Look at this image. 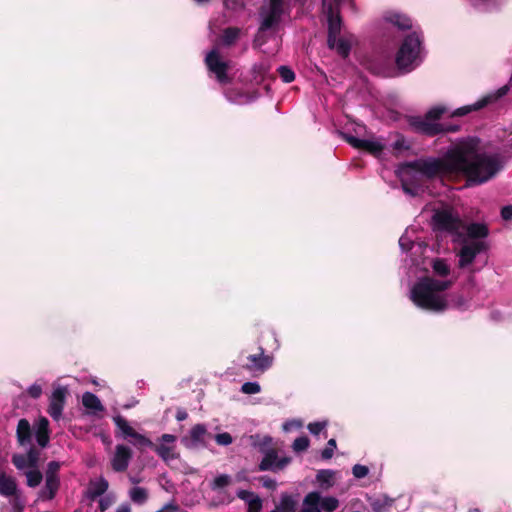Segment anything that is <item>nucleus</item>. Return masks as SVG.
Segmentation results:
<instances>
[{"label": "nucleus", "instance_id": "nucleus-2", "mask_svg": "<svg viewBox=\"0 0 512 512\" xmlns=\"http://www.w3.org/2000/svg\"><path fill=\"white\" fill-rule=\"evenodd\" d=\"M455 279H435L426 276L419 279L410 291V299L419 308L443 312L447 309H464L466 301L460 294L448 293Z\"/></svg>", "mask_w": 512, "mask_h": 512}, {"label": "nucleus", "instance_id": "nucleus-1", "mask_svg": "<svg viewBox=\"0 0 512 512\" xmlns=\"http://www.w3.org/2000/svg\"><path fill=\"white\" fill-rule=\"evenodd\" d=\"M502 168L498 155L480 153L479 141L474 138L453 144L442 158H421L402 164L397 175L407 194L415 193L408 187L410 181L423 176L427 178L449 174H464L473 184H482L493 178Z\"/></svg>", "mask_w": 512, "mask_h": 512}, {"label": "nucleus", "instance_id": "nucleus-54", "mask_svg": "<svg viewBox=\"0 0 512 512\" xmlns=\"http://www.w3.org/2000/svg\"><path fill=\"white\" fill-rule=\"evenodd\" d=\"M261 480H262V484L264 487H266L268 489H272V490H274L276 488L275 480L268 478V477H262Z\"/></svg>", "mask_w": 512, "mask_h": 512}, {"label": "nucleus", "instance_id": "nucleus-64", "mask_svg": "<svg viewBox=\"0 0 512 512\" xmlns=\"http://www.w3.org/2000/svg\"><path fill=\"white\" fill-rule=\"evenodd\" d=\"M16 512H22V505L16 508Z\"/></svg>", "mask_w": 512, "mask_h": 512}, {"label": "nucleus", "instance_id": "nucleus-5", "mask_svg": "<svg viewBox=\"0 0 512 512\" xmlns=\"http://www.w3.org/2000/svg\"><path fill=\"white\" fill-rule=\"evenodd\" d=\"M446 112V108L442 106H436L431 108L424 117H411L409 119V125L419 133H423L429 136H434L440 132L445 131L437 120L441 115Z\"/></svg>", "mask_w": 512, "mask_h": 512}, {"label": "nucleus", "instance_id": "nucleus-32", "mask_svg": "<svg viewBox=\"0 0 512 512\" xmlns=\"http://www.w3.org/2000/svg\"><path fill=\"white\" fill-rule=\"evenodd\" d=\"M129 498L135 504L142 505L148 499V492L143 487L135 486L129 490Z\"/></svg>", "mask_w": 512, "mask_h": 512}, {"label": "nucleus", "instance_id": "nucleus-56", "mask_svg": "<svg viewBox=\"0 0 512 512\" xmlns=\"http://www.w3.org/2000/svg\"><path fill=\"white\" fill-rule=\"evenodd\" d=\"M116 512H131V507L128 503H122L117 507Z\"/></svg>", "mask_w": 512, "mask_h": 512}, {"label": "nucleus", "instance_id": "nucleus-35", "mask_svg": "<svg viewBox=\"0 0 512 512\" xmlns=\"http://www.w3.org/2000/svg\"><path fill=\"white\" fill-rule=\"evenodd\" d=\"M432 269L439 277H447L450 274V266L444 259H434Z\"/></svg>", "mask_w": 512, "mask_h": 512}, {"label": "nucleus", "instance_id": "nucleus-12", "mask_svg": "<svg viewBox=\"0 0 512 512\" xmlns=\"http://www.w3.org/2000/svg\"><path fill=\"white\" fill-rule=\"evenodd\" d=\"M131 458L132 450L128 446L124 444L116 445L114 454L111 458V466L113 470L116 472L125 471L129 466Z\"/></svg>", "mask_w": 512, "mask_h": 512}, {"label": "nucleus", "instance_id": "nucleus-34", "mask_svg": "<svg viewBox=\"0 0 512 512\" xmlns=\"http://www.w3.org/2000/svg\"><path fill=\"white\" fill-rule=\"evenodd\" d=\"M25 476L27 485L32 488L37 487L43 479L42 473L38 468H30L25 472Z\"/></svg>", "mask_w": 512, "mask_h": 512}, {"label": "nucleus", "instance_id": "nucleus-42", "mask_svg": "<svg viewBox=\"0 0 512 512\" xmlns=\"http://www.w3.org/2000/svg\"><path fill=\"white\" fill-rule=\"evenodd\" d=\"M308 446L309 439L305 436L296 438L292 445L293 450L296 452L304 451L308 448Z\"/></svg>", "mask_w": 512, "mask_h": 512}, {"label": "nucleus", "instance_id": "nucleus-59", "mask_svg": "<svg viewBox=\"0 0 512 512\" xmlns=\"http://www.w3.org/2000/svg\"><path fill=\"white\" fill-rule=\"evenodd\" d=\"M109 506V501L105 500V499H101L100 500V510L101 511H105Z\"/></svg>", "mask_w": 512, "mask_h": 512}, {"label": "nucleus", "instance_id": "nucleus-27", "mask_svg": "<svg viewBox=\"0 0 512 512\" xmlns=\"http://www.w3.org/2000/svg\"><path fill=\"white\" fill-rule=\"evenodd\" d=\"M463 231H466L468 237L472 239L485 238L488 235L486 225L481 223H472L467 227H464Z\"/></svg>", "mask_w": 512, "mask_h": 512}, {"label": "nucleus", "instance_id": "nucleus-41", "mask_svg": "<svg viewBox=\"0 0 512 512\" xmlns=\"http://www.w3.org/2000/svg\"><path fill=\"white\" fill-rule=\"evenodd\" d=\"M278 71H279L280 77L282 78V80L285 83H290L295 79L294 72L286 66H280Z\"/></svg>", "mask_w": 512, "mask_h": 512}, {"label": "nucleus", "instance_id": "nucleus-4", "mask_svg": "<svg viewBox=\"0 0 512 512\" xmlns=\"http://www.w3.org/2000/svg\"><path fill=\"white\" fill-rule=\"evenodd\" d=\"M434 229L445 231L460 238L463 233L464 224L459 215L452 208L446 207L434 212L432 217Z\"/></svg>", "mask_w": 512, "mask_h": 512}, {"label": "nucleus", "instance_id": "nucleus-60", "mask_svg": "<svg viewBox=\"0 0 512 512\" xmlns=\"http://www.w3.org/2000/svg\"><path fill=\"white\" fill-rule=\"evenodd\" d=\"M351 0H335L334 9H338L339 6L344 5L345 3H350Z\"/></svg>", "mask_w": 512, "mask_h": 512}, {"label": "nucleus", "instance_id": "nucleus-55", "mask_svg": "<svg viewBox=\"0 0 512 512\" xmlns=\"http://www.w3.org/2000/svg\"><path fill=\"white\" fill-rule=\"evenodd\" d=\"M262 508L261 500L254 502L253 504L248 505V512H260Z\"/></svg>", "mask_w": 512, "mask_h": 512}, {"label": "nucleus", "instance_id": "nucleus-63", "mask_svg": "<svg viewBox=\"0 0 512 512\" xmlns=\"http://www.w3.org/2000/svg\"><path fill=\"white\" fill-rule=\"evenodd\" d=\"M401 146H402V144L400 143V141H397V142L395 143V147H396V148H399V147H401Z\"/></svg>", "mask_w": 512, "mask_h": 512}, {"label": "nucleus", "instance_id": "nucleus-24", "mask_svg": "<svg viewBox=\"0 0 512 512\" xmlns=\"http://www.w3.org/2000/svg\"><path fill=\"white\" fill-rule=\"evenodd\" d=\"M127 441H129L130 444H132L137 450L140 451L145 448L154 447L153 442L147 436L137 432L136 430Z\"/></svg>", "mask_w": 512, "mask_h": 512}, {"label": "nucleus", "instance_id": "nucleus-44", "mask_svg": "<svg viewBox=\"0 0 512 512\" xmlns=\"http://www.w3.org/2000/svg\"><path fill=\"white\" fill-rule=\"evenodd\" d=\"M261 390L260 385L257 382H246L242 385L241 391L245 394H256Z\"/></svg>", "mask_w": 512, "mask_h": 512}, {"label": "nucleus", "instance_id": "nucleus-38", "mask_svg": "<svg viewBox=\"0 0 512 512\" xmlns=\"http://www.w3.org/2000/svg\"><path fill=\"white\" fill-rule=\"evenodd\" d=\"M12 462L18 470H29L30 465L27 461V456L15 454L12 457Z\"/></svg>", "mask_w": 512, "mask_h": 512}, {"label": "nucleus", "instance_id": "nucleus-48", "mask_svg": "<svg viewBox=\"0 0 512 512\" xmlns=\"http://www.w3.org/2000/svg\"><path fill=\"white\" fill-rule=\"evenodd\" d=\"M302 422L300 420H297V419H292V420H289V421H286L282 428L285 432H291L293 430H297V429H300L302 427Z\"/></svg>", "mask_w": 512, "mask_h": 512}, {"label": "nucleus", "instance_id": "nucleus-51", "mask_svg": "<svg viewBox=\"0 0 512 512\" xmlns=\"http://www.w3.org/2000/svg\"><path fill=\"white\" fill-rule=\"evenodd\" d=\"M412 241L408 238L406 234L402 235L399 239V245L402 250L408 251L412 247Z\"/></svg>", "mask_w": 512, "mask_h": 512}, {"label": "nucleus", "instance_id": "nucleus-30", "mask_svg": "<svg viewBox=\"0 0 512 512\" xmlns=\"http://www.w3.org/2000/svg\"><path fill=\"white\" fill-rule=\"evenodd\" d=\"M335 472L332 470H320L316 475V480L320 487L328 489L334 485Z\"/></svg>", "mask_w": 512, "mask_h": 512}, {"label": "nucleus", "instance_id": "nucleus-6", "mask_svg": "<svg viewBox=\"0 0 512 512\" xmlns=\"http://www.w3.org/2000/svg\"><path fill=\"white\" fill-rule=\"evenodd\" d=\"M338 506L337 498L332 496L321 497L319 492L313 491L304 497L300 512H333Z\"/></svg>", "mask_w": 512, "mask_h": 512}, {"label": "nucleus", "instance_id": "nucleus-7", "mask_svg": "<svg viewBox=\"0 0 512 512\" xmlns=\"http://www.w3.org/2000/svg\"><path fill=\"white\" fill-rule=\"evenodd\" d=\"M205 63L208 70L215 74L219 83L225 84L229 82V77L227 75L229 62L221 58L217 48H214L207 53Z\"/></svg>", "mask_w": 512, "mask_h": 512}, {"label": "nucleus", "instance_id": "nucleus-52", "mask_svg": "<svg viewBox=\"0 0 512 512\" xmlns=\"http://www.w3.org/2000/svg\"><path fill=\"white\" fill-rule=\"evenodd\" d=\"M28 393L31 397L33 398H39L42 394V388L39 384H32L29 388H28Z\"/></svg>", "mask_w": 512, "mask_h": 512}, {"label": "nucleus", "instance_id": "nucleus-19", "mask_svg": "<svg viewBox=\"0 0 512 512\" xmlns=\"http://www.w3.org/2000/svg\"><path fill=\"white\" fill-rule=\"evenodd\" d=\"M59 484V478L45 477V485L40 490L38 498L41 500H52L58 491Z\"/></svg>", "mask_w": 512, "mask_h": 512}, {"label": "nucleus", "instance_id": "nucleus-20", "mask_svg": "<svg viewBox=\"0 0 512 512\" xmlns=\"http://www.w3.org/2000/svg\"><path fill=\"white\" fill-rule=\"evenodd\" d=\"M82 404L87 409L89 414H97L98 412L104 411L100 399L91 392H85L82 396Z\"/></svg>", "mask_w": 512, "mask_h": 512}, {"label": "nucleus", "instance_id": "nucleus-47", "mask_svg": "<svg viewBox=\"0 0 512 512\" xmlns=\"http://www.w3.org/2000/svg\"><path fill=\"white\" fill-rule=\"evenodd\" d=\"M215 441L218 445L228 446L233 442V439L229 433L223 432V433H219L215 436Z\"/></svg>", "mask_w": 512, "mask_h": 512}, {"label": "nucleus", "instance_id": "nucleus-46", "mask_svg": "<svg viewBox=\"0 0 512 512\" xmlns=\"http://www.w3.org/2000/svg\"><path fill=\"white\" fill-rule=\"evenodd\" d=\"M336 449V440L330 439L326 448L322 451L321 456L323 459H331Z\"/></svg>", "mask_w": 512, "mask_h": 512}, {"label": "nucleus", "instance_id": "nucleus-25", "mask_svg": "<svg viewBox=\"0 0 512 512\" xmlns=\"http://www.w3.org/2000/svg\"><path fill=\"white\" fill-rule=\"evenodd\" d=\"M386 21L391 23L392 25L398 27L399 29H408L411 27V20L400 13L391 12L385 16Z\"/></svg>", "mask_w": 512, "mask_h": 512}, {"label": "nucleus", "instance_id": "nucleus-29", "mask_svg": "<svg viewBox=\"0 0 512 512\" xmlns=\"http://www.w3.org/2000/svg\"><path fill=\"white\" fill-rule=\"evenodd\" d=\"M207 434L206 427L202 424H197L190 430V442L193 446H198L204 443Z\"/></svg>", "mask_w": 512, "mask_h": 512}, {"label": "nucleus", "instance_id": "nucleus-3", "mask_svg": "<svg viewBox=\"0 0 512 512\" xmlns=\"http://www.w3.org/2000/svg\"><path fill=\"white\" fill-rule=\"evenodd\" d=\"M421 41L417 34L408 35L399 48L396 64L405 72L413 70L421 62Z\"/></svg>", "mask_w": 512, "mask_h": 512}, {"label": "nucleus", "instance_id": "nucleus-50", "mask_svg": "<svg viewBox=\"0 0 512 512\" xmlns=\"http://www.w3.org/2000/svg\"><path fill=\"white\" fill-rule=\"evenodd\" d=\"M60 469L59 462L52 461L48 464L47 470H46V477L52 476V478H59L58 477V471Z\"/></svg>", "mask_w": 512, "mask_h": 512}, {"label": "nucleus", "instance_id": "nucleus-53", "mask_svg": "<svg viewBox=\"0 0 512 512\" xmlns=\"http://www.w3.org/2000/svg\"><path fill=\"white\" fill-rule=\"evenodd\" d=\"M501 216L504 220L512 219V206L508 205L502 208Z\"/></svg>", "mask_w": 512, "mask_h": 512}, {"label": "nucleus", "instance_id": "nucleus-62", "mask_svg": "<svg viewBox=\"0 0 512 512\" xmlns=\"http://www.w3.org/2000/svg\"><path fill=\"white\" fill-rule=\"evenodd\" d=\"M271 512H283V511H281V509H280L279 507H277V506H276V507H275V509H274V510H272Z\"/></svg>", "mask_w": 512, "mask_h": 512}, {"label": "nucleus", "instance_id": "nucleus-17", "mask_svg": "<svg viewBox=\"0 0 512 512\" xmlns=\"http://www.w3.org/2000/svg\"><path fill=\"white\" fill-rule=\"evenodd\" d=\"M249 363L245 368L251 372H264L272 365V357L264 355L263 350L258 355H249Z\"/></svg>", "mask_w": 512, "mask_h": 512}, {"label": "nucleus", "instance_id": "nucleus-49", "mask_svg": "<svg viewBox=\"0 0 512 512\" xmlns=\"http://www.w3.org/2000/svg\"><path fill=\"white\" fill-rule=\"evenodd\" d=\"M326 426V421L314 422L308 425V430L310 431L311 434L318 435L323 429L326 428Z\"/></svg>", "mask_w": 512, "mask_h": 512}, {"label": "nucleus", "instance_id": "nucleus-58", "mask_svg": "<svg viewBox=\"0 0 512 512\" xmlns=\"http://www.w3.org/2000/svg\"><path fill=\"white\" fill-rule=\"evenodd\" d=\"M176 418L178 421H183L187 418V413L185 411H178Z\"/></svg>", "mask_w": 512, "mask_h": 512}, {"label": "nucleus", "instance_id": "nucleus-43", "mask_svg": "<svg viewBox=\"0 0 512 512\" xmlns=\"http://www.w3.org/2000/svg\"><path fill=\"white\" fill-rule=\"evenodd\" d=\"M353 476L357 479H362L369 474V468L365 465L356 464L352 468Z\"/></svg>", "mask_w": 512, "mask_h": 512}, {"label": "nucleus", "instance_id": "nucleus-18", "mask_svg": "<svg viewBox=\"0 0 512 512\" xmlns=\"http://www.w3.org/2000/svg\"><path fill=\"white\" fill-rule=\"evenodd\" d=\"M113 422L116 426L115 436L118 439L128 440L135 432V429L130 425V423L120 415L114 416Z\"/></svg>", "mask_w": 512, "mask_h": 512}, {"label": "nucleus", "instance_id": "nucleus-11", "mask_svg": "<svg viewBox=\"0 0 512 512\" xmlns=\"http://www.w3.org/2000/svg\"><path fill=\"white\" fill-rule=\"evenodd\" d=\"M508 90H509V87L507 85H505V86L499 88L496 93L484 96L482 99L478 100L474 104L466 105V106L456 109L452 115L453 116H464L472 111H477V110L485 107L487 104H489L493 101H496L499 98L506 95Z\"/></svg>", "mask_w": 512, "mask_h": 512}, {"label": "nucleus", "instance_id": "nucleus-10", "mask_svg": "<svg viewBox=\"0 0 512 512\" xmlns=\"http://www.w3.org/2000/svg\"><path fill=\"white\" fill-rule=\"evenodd\" d=\"M486 249V245L483 241L472 240L466 242L460 249L459 256V267L465 268L470 265L475 257Z\"/></svg>", "mask_w": 512, "mask_h": 512}, {"label": "nucleus", "instance_id": "nucleus-14", "mask_svg": "<svg viewBox=\"0 0 512 512\" xmlns=\"http://www.w3.org/2000/svg\"><path fill=\"white\" fill-rule=\"evenodd\" d=\"M263 454L264 457L261 463L259 464V470L261 471L281 470L291 461L289 457H283L279 459L274 449H271Z\"/></svg>", "mask_w": 512, "mask_h": 512}, {"label": "nucleus", "instance_id": "nucleus-21", "mask_svg": "<svg viewBox=\"0 0 512 512\" xmlns=\"http://www.w3.org/2000/svg\"><path fill=\"white\" fill-rule=\"evenodd\" d=\"M17 492V484L13 477L0 473V494L6 497L13 496Z\"/></svg>", "mask_w": 512, "mask_h": 512}, {"label": "nucleus", "instance_id": "nucleus-45", "mask_svg": "<svg viewBox=\"0 0 512 512\" xmlns=\"http://www.w3.org/2000/svg\"><path fill=\"white\" fill-rule=\"evenodd\" d=\"M26 456L30 468H38L39 452L34 448H30Z\"/></svg>", "mask_w": 512, "mask_h": 512}, {"label": "nucleus", "instance_id": "nucleus-23", "mask_svg": "<svg viewBox=\"0 0 512 512\" xmlns=\"http://www.w3.org/2000/svg\"><path fill=\"white\" fill-rule=\"evenodd\" d=\"M17 440L20 445L24 446L30 443L31 440V427L26 419H21L17 425Z\"/></svg>", "mask_w": 512, "mask_h": 512}, {"label": "nucleus", "instance_id": "nucleus-57", "mask_svg": "<svg viewBox=\"0 0 512 512\" xmlns=\"http://www.w3.org/2000/svg\"><path fill=\"white\" fill-rule=\"evenodd\" d=\"M177 510L176 506L173 504H167L162 509L156 511V512H175Z\"/></svg>", "mask_w": 512, "mask_h": 512}, {"label": "nucleus", "instance_id": "nucleus-9", "mask_svg": "<svg viewBox=\"0 0 512 512\" xmlns=\"http://www.w3.org/2000/svg\"><path fill=\"white\" fill-rule=\"evenodd\" d=\"M323 10L328 20V45H333L335 37L340 36L341 18L338 9H334L330 0H323Z\"/></svg>", "mask_w": 512, "mask_h": 512}, {"label": "nucleus", "instance_id": "nucleus-40", "mask_svg": "<svg viewBox=\"0 0 512 512\" xmlns=\"http://www.w3.org/2000/svg\"><path fill=\"white\" fill-rule=\"evenodd\" d=\"M237 496L244 500L248 505L261 500L255 493L248 490H239Z\"/></svg>", "mask_w": 512, "mask_h": 512}, {"label": "nucleus", "instance_id": "nucleus-39", "mask_svg": "<svg viewBox=\"0 0 512 512\" xmlns=\"http://www.w3.org/2000/svg\"><path fill=\"white\" fill-rule=\"evenodd\" d=\"M231 482V477L227 474H222V475H219L217 476L212 484H211V488L213 490H217V489H221L227 485H229Z\"/></svg>", "mask_w": 512, "mask_h": 512}, {"label": "nucleus", "instance_id": "nucleus-22", "mask_svg": "<svg viewBox=\"0 0 512 512\" xmlns=\"http://www.w3.org/2000/svg\"><path fill=\"white\" fill-rule=\"evenodd\" d=\"M49 422L46 418H41L36 426V440L41 447H46L49 443Z\"/></svg>", "mask_w": 512, "mask_h": 512}, {"label": "nucleus", "instance_id": "nucleus-16", "mask_svg": "<svg viewBox=\"0 0 512 512\" xmlns=\"http://www.w3.org/2000/svg\"><path fill=\"white\" fill-rule=\"evenodd\" d=\"M283 10V0H270L268 12L263 13L261 30L271 28L279 19Z\"/></svg>", "mask_w": 512, "mask_h": 512}, {"label": "nucleus", "instance_id": "nucleus-31", "mask_svg": "<svg viewBox=\"0 0 512 512\" xmlns=\"http://www.w3.org/2000/svg\"><path fill=\"white\" fill-rule=\"evenodd\" d=\"M108 489V482L104 478H99L95 481H92L89 485L88 493L90 497L95 498L103 493H105Z\"/></svg>", "mask_w": 512, "mask_h": 512}, {"label": "nucleus", "instance_id": "nucleus-26", "mask_svg": "<svg viewBox=\"0 0 512 512\" xmlns=\"http://www.w3.org/2000/svg\"><path fill=\"white\" fill-rule=\"evenodd\" d=\"M329 48L335 49L342 57H347L351 50V40L346 37H335L333 45H328Z\"/></svg>", "mask_w": 512, "mask_h": 512}, {"label": "nucleus", "instance_id": "nucleus-33", "mask_svg": "<svg viewBox=\"0 0 512 512\" xmlns=\"http://www.w3.org/2000/svg\"><path fill=\"white\" fill-rule=\"evenodd\" d=\"M296 505L297 501L292 495L283 493L277 507H279L283 512H294Z\"/></svg>", "mask_w": 512, "mask_h": 512}, {"label": "nucleus", "instance_id": "nucleus-28", "mask_svg": "<svg viewBox=\"0 0 512 512\" xmlns=\"http://www.w3.org/2000/svg\"><path fill=\"white\" fill-rule=\"evenodd\" d=\"M394 500L387 496L372 499L370 502L373 512H388L393 506Z\"/></svg>", "mask_w": 512, "mask_h": 512}, {"label": "nucleus", "instance_id": "nucleus-13", "mask_svg": "<svg viewBox=\"0 0 512 512\" xmlns=\"http://www.w3.org/2000/svg\"><path fill=\"white\" fill-rule=\"evenodd\" d=\"M66 394L67 389L61 386L55 388L52 392L48 413L54 420H58L62 415Z\"/></svg>", "mask_w": 512, "mask_h": 512}, {"label": "nucleus", "instance_id": "nucleus-15", "mask_svg": "<svg viewBox=\"0 0 512 512\" xmlns=\"http://www.w3.org/2000/svg\"><path fill=\"white\" fill-rule=\"evenodd\" d=\"M162 444L153 447L156 453L161 457L165 462L171 461L177 458V453L175 451V441L176 437L171 434H163L161 436Z\"/></svg>", "mask_w": 512, "mask_h": 512}, {"label": "nucleus", "instance_id": "nucleus-36", "mask_svg": "<svg viewBox=\"0 0 512 512\" xmlns=\"http://www.w3.org/2000/svg\"><path fill=\"white\" fill-rule=\"evenodd\" d=\"M252 444L254 447L258 448L260 452L265 453L270 449V446L272 444V438L270 436H264L259 437L257 436H251Z\"/></svg>", "mask_w": 512, "mask_h": 512}, {"label": "nucleus", "instance_id": "nucleus-61", "mask_svg": "<svg viewBox=\"0 0 512 512\" xmlns=\"http://www.w3.org/2000/svg\"><path fill=\"white\" fill-rule=\"evenodd\" d=\"M196 3L198 4H203V3H207L209 2L210 0H194Z\"/></svg>", "mask_w": 512, "mask_h": 512}, {"label": "nucleus", "instance_id": "nucleus-37", "mask_svg": "<svg viewBox=\"0 0 512 512\" xmlns=\"http://www.w3.org/2000/svg\"><path fill=\"white\" fill-rule=\"evenodd\" d=\"M240 29L235 27H230L224 30L222 40L223 43L227 46L233 44L237 38L239 37Z\"/></svg>", "mask_w": 512, "mask_h": 512}, {"label": "nucleus", "instance_id": "nucleus-8", "mask_svg": "<svg viewBox=\"0 0 512 512\" xmlns=\"http://www.w3.org/2000/svg\"><path fill=\"white\" fill-rule=\"evenodd\" d=\"M342 136L352 147L365 150L373 155H379L384 149L383 141L375 137L362 139L347 133H342Z\"/></svg>", "mask_w": 512, "mask_h": 512}]
</instances>
